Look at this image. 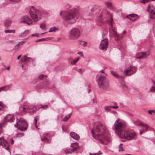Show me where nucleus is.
Instances as JSON below:
<instances>
[{"instance_id": "obj_45", "label": "nucleus", "mask_w": 155, "mask_h": 155, "mask_svg": "<svg viewBox=\"0 0 155 155\" xmlns=\"http://www.w3.org/2000/svg\"><path fill=\"white\" fill-rule=\"evenodd\" d=\"M148 112L150 114H152V112L154 113H155V111L154 110H149L148 111Z\"/></svg>"}, {"instance_id": "obj_53", "label": "nucleus", "mask_w": 155, "mask_h": 155, "mask_svg": "<svg viewBox=\"0 0 155 155\" xmlns=\"http://www.w3.org/2000/svg\"><path fill=\"white\" fill-rule=\"evenodd\" d=\"M11 143L12 144H13L14 143V140L12 139L11 138Z\"/></svg>"}, {"instance_id": "obj_32", "label": "nucleus", "mask_w": 155, "mask_h": 155, "mask_svg": "<svg viewBox=\"0 0 155 155\" xmlns=\"http://www.w3.org/2000/svg\"><path fill=\"white\" fill-rule=\"evenodd\" d=\"M4 107L5 105L2 102L0 101V111L3 110Z\"/></svg>"}, {"instance_id": "obj_3", "label": "nucleus", "mask_w": 155, "mask_h": 155, "mask_svg": "<svg viewBox=\"0 0 155 155\" xmlns=\"http://www.w3.org/2000/svg\"><path fill=\"white\" fill-rule=\"evenodd\" d=\"M125 124L120 122L119 119L116 120L114 124V129L119 136L125 130Z\"/></svg>"}, {"instance_id": "obj_35", "label": "nucleus", "mask_w": 155, "mask_h": 155, "mask_svg": "<svg viewBox=\"0 0 155 155\" xmlns=\"http://www.w3.org/2000/svg\"><path fill=\"white\" fill-rule=\"evenodd\" d=\"M79 58H77L75 60H74L73 61L71 62V64H74L79 60Z\"/></svg>"}, {"instance_id": "obj_55", "label": "nucleus", "mask_w": 155, "mask_h": 155, "mask_svg": "<svg viewBox=\"0 0 155 155\" xmlns=\"http://www.w3.org/2000/svg\"><path fill=\"white\" fill-rule=\"evenodd\" d=\"M28 30H26V31H24V32L23 33V34H21V36H22V34H26V33H28Z\"/></svg>"}, {"instance_id": "obj_61", "label": "nucleus", "mask_w": 155, "mask_h": 155, "mask_svg": "<svg viewBox=\"0 0 155 155\" xmlns=\"http://www.w3.org/2000/svg\"><path fill=\"white\" fill-rule=\"evenodd\" d=\"M9 68H10V67H8L6 69L8 70H9Z\"/></svg>"}, {"instance_id": "obj_13", "label": "nucleus", "mask_w": 155, "mask_h": 155, "mask_svg": "<svg viewBox=\"0 0 155 155\" xmlns=\"http://www.w3.org/2000/svg\"><path fill=\"white\" fill-rule=\"evenodd\" d=\"M26 23L28 25H30L32 22V20L28 16H26L23 17L20 20V23Z\"/></svg>"}, {"instance_id": "obj_28", "label": "nucleus", "mask_w": 155, "mask_h": 155, "mask_svg": "<svg viewBox=\"0 0 155 155\" xmlns=\"http://www.w3.org/2000/svg\"><path fill=\"white\" fill-rule=\"evenodd\" d=\"M24 134L23 133L19 132L18 133L15 135L16 137H23L24 136Z\"/></svg>"}, {"instance_id": "obj_21", "label": "nucleus", "mask_w": 155, "mask_h": 155, "mask_svg": "<svg viewBox=\"0 0 155 155\" xmlns=\"http://www.w3.org/2000/svg\"><path fill=\"white\" fill-rule=\"evenodd\" d=\"M25 57L24 58V57H22V58L21 59V60L22 62L24 63H26L29 62L30 61V59H31V58L30 57H27L24 56Z\"/></svg>"}, {"instance_id": "obj_11", "label": "nucleus", "mask_w": 155, "mask_h": 155, "mask_svg": "<svg viewBox=\"0 0 155 155\" xmlns=\"http://www.w3.org/2000/svg\"><path fill=\"white\" fill-rule=\"evenodd\" d=\"M108 40L106 38L102 40L100 43L99 48L100 49L106 51L108 45Z\"/></svg>"}, {"instance_id": "obj_31", "label": "nucleus", "mask_w": 155, "mask_h": 155, "mask_svg": "<svg viewBox=\"0 0 155 155\" xmlns=\"http://www.w3.org/2000/svg\"><path fill=\"white\" fill-rule=\"evenodd\" d=\"M73 152L71 148L66 149L64 151L65 153L66 154L68 153Z\"/></svg>"}, {"instance_id": "obj_38", "label": "nucleus", "mask_w": 155, "mask_h": 155, "mask_svg": "<svg viewBox=\"0 0 155 155\" xmlns=\"http://www.w3.org/2000/svg\"><path fill=\"white\" fill-rule=\"evenodd\" d=\"M89 154L90 155H101V154H102V153H101L100 152H99V153H89Z\"/></svg>"}, {"instance_id": "obj_39", "label": "nucleus", "mask_w": 155, "mask_h": 155, "mask_svg": "<svg viewBox=\"0 0 155 155\" xmlns=\"http://www.w3.org/2000/svg\"><path fill=\"white\" fill-rule=\"evenodd\" d=\"M45 27H46L45 25L44 24H41L40 25V28L42 29H45Z\"/></svg>"}, {"instance_id": "obj_48", "label": "nucleus", "mask_w": 155, "mask_h": 155, "mask_svg": "<svg viewBox=\"0 0 155 155\" xmlns=\"http://www.w3.org/2000/svg\"><path fill=\"white\" fill-rule=\"evenodd\" d=\"M48 107L47 105H41V107L44 109H46Z\"/></svg>"}, {"instance_id": "obj_49", "label": "nucleus", "mask_w": 155, "mask_h": 155, "mask_svg": "<svg viewBox=\"0 0 155 155\" xmlns=\"http://www.w3.org/2000/svg\"><path fill=\"white\" fill-rule=\"evenodd\" d=\"M31 36L32 37L36 36L37 37H38V34H32L31 35Z\"/></svg>"}, {"instance_id": "obj_19", "label": "nucleus", "mask_w": 155, "mask_h": 155, "mask_svg": "<svg viewBox=\"0 0 155 155\" xmlns=\"http://www.w3.org/2000/svg\"><path fill=\"white\" fill-rule=\"evenodd\" d=\"M70 135L72 138L76 140H78L79 139V136L74 132H71L70 133Z\"/></svg>"}, {"instance_id": "obj_37", "label": "nucleus", "mask_w": 155, "mask_h": 155, "mask_svg": "<svg viewBox=\"0 0 155 155\" xmlns=\"http://www.w3.org/2000/svg\"><path fill=\"white\" fill-rule=\"evenodd\" d=\"M46 39H47V38H42L41 39H39L37 41H35V42L45 41V40H46Z\"/></svg>"}, {"instance_id": "obj_20", "label": "nucleus", "mask_w": 155, "mask_h": 155, "mask_svg": "<svg viewBox=\"0 0 155 155\" xmlns=\"http://www.w3.org/2000/svg\"><path fill=\"white\" fill-rule=\"evenodd\" d=\"M71 146L72 148L71 149L73 152L76 150L78 148V144L77 143H71Z\"/></svg>"}, {"instance_id": "obj_7", "label": "nucleus", "mask_w": 155, "mask_h": 155, "mask_svg": "<svg viewBox=\"0 0 155 155\" xmlns=\"http://www.w3.org/2000/svg\"><path fill=\"white\" fill-rule=\"evenodd\" d=\"M80 34V31L77 28H73L69 31L68 37L70 39L75 40L79 38Z\"/></svg>"}, {"instance_id": "obj_24", "label": "nucleus", "mask_w": 155, "mask_h": 155, "mask_svg": "<svg viewBox=\"0 0 155 155\" xmlns=\"http://www.w3.org/2000/svg\"><path fill=\"white\" fill-rule=\"evenodd\" d=\"M9 88V86H4L3 87H0V92L2 91H6Z\"/></svg>"}, {"instance_id": "obj_15", "label": "nucleus", "mask_w": 155, "mask_h": 155, "mask_svg": "<svg viewBox=\"0 0 155 155\" xmlns=\"http://www.w3.org/2000/svg\"><path fill=\"white\" fill-rule=\"evenodd\" d=\"M150 54V52L147 51L145 52H142L139 53L137 55L136 58L138 59H141L146 58Z\"/></svg>"}, {"instance_id": "obj_43", "label": "nucleus", "mask_w": 155, "mask_h": 155, "mask_svg": "<svg viewBox=\"0 0 155 155\" xmlns=\"http://www.w3.org/2000/svg\"><path fill=\"white\" fill-rule=\"evenodd\" d=\"M111 108V106H106L105 107V109L107 111L109 110Z\"/></svg>"}, {"instance_id": "obj_47", "label": "nucleus", "mask_w": 155, "mask_h": 155, "mask_svg": "<svg viewBox=\"0 0 155 155\" xmlns=\"http://www.w3.org/2000/svg\"><path fill=\"white\" fill-rule=\"evenodd\" d=\"M2 124H0V134L2 132Z\"/></svg>"}, {"instance_id": "obj_16", "label": "nucleus", "mask_w": 155, "mask_h": 155, "mask_svg": "<svg viewBox=\"0 0 155 155\" xmlns=\"http://www.w3.org/2000/svg\"><path fill=\"white\" fill-rule=\"evenodd\" d=\"M41 139L42 141L45 143H49L51 141L49 135L47 133L44 134L43 136H41Z\"/></svg>"}, {"instance_id": "obj_27", "label": "nucleus", "mask_w": 155, "mask_h": 155, "mask_svg": "<svg viewBox=\"0 0 155 155\" xmlns=\"http://www.w3.org/2000/svg\"><path fill=\"white\" fill-rule=\"evenodd\" d=\"M105 5L110 8H113L112 4L111 2H106Z\"/></svg>"}, {"instance_id": "obj_62", "label": "nucleus", "mask_w": 155, "mask_h": 155, "mask_svg": "<svg viewBox=\"0 0 155 155\" xmlns=\"http://www.w3.org/2000/svg\"><path fill=\"white\" fill-rule=\"evenodd\" d=\"M62 11H61V12H60V15H61V14H62Z\"/></svg>"}, {"instance_id": "obj_57", "label": "nucleus", "mask_w": 155, "mask_h": 155, "mask_svg": "<svg viewBox=\"0 0 155 155\" xmlns=\"http://www.w3.org/2000/svg\"><path fill=\"white\" fill-rule=\"evenodd\" d=\"M126 32L124 30L123 31L122 33V34H125L126 33Z\"/></svg>"}, {"instance_id": "obj_2", "label": "nucleus", "mask_w": 155, "mask_h": 155, "mask_svg": "<svg viewBox=\"0 0 155 155\" xmlns=\"http://www.w3.org/2000/svg\"><path fill=\"white\" fill-rule=\"evenodd\" d=\"M78 17V12L76 9H72L68 12L65 13L63 17V24L66 27L68 24H71L75 23Z\"/></svg>"}, {"instance_id": "obj_6", "label": "nucleus", "mask_w": 155, "mask_h": 155, "mask_svg": "<svg viewBox=\"0 0 155 155\" xmlns=\"http://www.w3.org/2000/svg\"><path fill=\"white\" fill-rule=\"evenodd\" d=\"M30 13L31 18L35 21H37L41 18L40 12L33 7L30 9Z\"/></svg>"}, {"instance_id": "obj_8", "label": "nucleus", "mask_w": 155, "mask_h": 155, "mask_svg": "<svg viewBox=\"0 0 155 155\" xmlns=\"http://www.w3.org/2000/svg\"><path fill=\"white\" fill-rule=\"evenodd\" d=\"M98 85L100 87L106 89L109 86L108 80L104 76H101L98 79Z\"/></svg>"}, {"instance_id": "obj_18", "label": "nucleus", "mask_w": 155, "mask_h": 155, "mask_svg": "<svg viewBox=\"0 0 155 155\" xmlns=\"http://www.w3.org/2000/svg\"><path fill=\"white\" fill-rule=\"evenodd\" d=\"M17 118H15L11 114H9L7 115L5 118V121H7L9 120H11L13 122L14 121V120L16 121L17 120Z\"/></svg>"}, {"instance_id": "obj_33", "label": "nucleus", "mask_w": 155, "mask_h": 155, "mask_svg": "<svg viewBox=\"0 0 155 155\" xmlns=\"http://www.w3.org/2000/svg\"><path fill=\"white\" fill-rule=\"evenodd\" d=\"M139 125H142L144 129L145 130H144L145 131V132L147 130V129L149 127L146 124H140Z\"/></svg>"}, {"instance_id": "obj_54", "label": "nucleus", "mask_w": 155, "mask_h": 155, "mask_svg": "<svg viewBox=\"0 0 155 155\" xmlns=\"http://www.w3.org/2000/svg\"><path fill=\"white\" fill-rule=\"evenodd\" d=\"M120 149L119 150V151H123L124 150V149L122 147H121L120 148Z\"/></svg>"}, {"instance_id": "obj_56", "label": "nucleus", "mask_w": 155, "mask_h": 155, "mask_svg": "<svg viewBox=\"0 0 155 155\" xmlns=\"http://www.w3.org/2000/svg\"><path fill=\"white\" fill-rule=\"evenodd\" d=\"M21 57V55H19L17 59L19 60L20 58Z\"/></svg>"}, {"instance_id": "obj_42", "label": "nucleus", "mask_w": 155, "mask_h": 155, "mask_svg": "<svg viewBox=\"0 0 155 155\" xmlns=\"http://www.w3.org/2000/svg\"><path fill=\"white\" fill-rule=\"evenodd\" d=\"M150 91L155 92V87L154 86H152L150 89Z\"/></svg>"}, {"instance_id": "obj_9", "label": "nucleus", "mask_w": 155, "mask_h": 155, "mask_svg": "<svg viewBox=\"0 0 155 155\" xmlns=\"http://www.w3.org/2000/svg\"><path fill=\"white\" fill-rule=\"evenodd\" d=\"M113 20L111 15H110V22L109 23L110 25L109 28V31L110 33L116 39L118 40L119 39V35H118L114 30V28L113 27L112 22Z\"/></svg>"}, {"instance_id": "obj_14", "label": "nucleus", "mask_w": 155, "mask_h": 155, "mask_svg": "<svg viewBox=\"0 0 155 155\" xmlns=\"http://www.w3.org/2000/svg\"><path fill=\"white\" fill-rule=\"evenodd\" d=\"M2 146L5 149L8 150L10 148L9 144L6 140L2 137H0V146Z\"/></svg>"}, {"instance_id": "obj_50", "label": "nucleus", "mask_w": 155, "mask_h": 155, "mask_svg": "<svg viewBox=\"0 0 155 155\" xmlns=\"http://www.w3.org/2000/svg\"><path fill=\"white\" fill-rule=\"evenodd\" d=\"M111 108H114V109H117L118 108V106L117 105L111 106Z\"/></svg>"}, {"instance_id": "obj_44", "label": "nucleus", "mask_w": 155, "mask_h": 155, "mask_svg": "<svg viewBox=\"0 0 155 155\" xmlns=\"http://www.w3.org/2000/svg\"><path fill=\"white\" fill-rule=\"evenodd\" d=\"M121 84L122 86H123V87H125V81L124 80H122L121 81Z\"/></svg>"}, {"instance_id": "obj_22", "label": "nucleus", "mask_w": 155, "mask_h": 155, "mask_svg": "<svg viewBox=\"0 0 155 155\" xmlns=\"http://www.w3.org/2000/svg\"><path fill=\"white\" fill-rule=\"evenodd\" d=\"M150 14V18L152 19H155V9L151 10Z\"/></svg>"}, {"instance_id": "obj_64", "label": "nucleus", "mask_w": 155, "mask_h": 155, "mask_svg": "<svg viewBox=\"0 0 155 155\" xmlns=\"http://www.w3.org/2000/svg\"><path fill=\"white\" fill-rule=\"evenodd\" d=\"M126 155H130V154H126Z\"/></svg>"}, {"instance_id": "obj_46", "label": "nucleus", "mask_w": 155, "mask_h": 155, "mask_svg": "<svg viewBox=\"0 0 155 155\" xmlns=\"http://www.w3.org/2000/svg\"><path fill=\"white\" fill-rule=\"evenodd\" d=\"M10 1L15 2H20L21 0H9Z\"/></svg>"}, {"instance_id": "obj_17", "label": "nucleus", "mask_w": 155, "mask_h": 155, "mask_svg": "<svg viewBox=\"0 0 155 155\" xmlns=\"http://www.w3.org/2000/svg\"><path fill=\"white\" fill-rule=\"evenodd\" d=\"M126 18L131 21H134L139 18V16L135 14H130L126 16Z\"/></svg>"}, {"instance_id": "obj_4", "label": "nucleus", "mask_w": 155, "mask_h": 155, "mask_svg": "<svg viewBox=\"0 0 155 155\" xmlns=\"http://www.w3.org/2000/svg\"><path fill=\"white\" fill-rule=\"evenodd\" d=\"M137 134L134 132H131L127 130H124L119 137L122 139L127 140L135 139L136 137Z\"/></svg>"}, {"instance_id": "obj_10", "label": "nucleus", "mask_w": 155, "mask_h": 155, "mask_svg": "<svg viewBox=\"0 0 155 155\" xmlns=\"http://www.w3.org/2000/svg\"><path fill=\"white\" fill-rule=\"evenodd\" d=\"M36 110L35 107H29L27 106H24L23 107H20L19 110L22 113H25L27 112L28 110L30 114L33 113Z\"/></svg>"}, {"instance_id": "obj_58", "label": "nucleus", "mask_w": 155, "mask_h": 155, "mask_svg": "<svg viewBox=\"0 0 155 155\" xmlns=\"http://www.w3.org/2000/svg\"><path fill=\"white\" fill-rule=\"evenodd\" d=\"M100 72H101V73H104V70H101L100 71Z\"/></svg>"}, {"instance_id": "obj_29", "label": "nucleus", "mask_w": 155, "mask_h": 155, "mask_svg": "<svg viewBox=\"0 0 155 155\" xmlns=\"http://www.w3.org/2000/svg\"><path fill=\"white\" fill-rule=\"evenodd\" d=\"M58 29L57 28L55 27H53L51 28L49 31V32H54Z\"/></svg>"}, {"instance_id": "obj_23", "label": "nucleus", "mask_w": 155, "mask_h": 155, "mask_svg": "<svg viewBox=\"0 0 155 155\" xmlns=\"http://www.w3.org/2000/svg\"><path fill=\"white\" fill-rule=\"evenodd\" d=\"M111 74L113 75L115 77L117 78H122V76H120L117 74L116 73H114L112 71H110Z\"/></svg>"}, {"instance_id": "obj_63", "label": "nucleus", "mask_w": 155, "mask_h": 155, "mask_svg": "<svg viewBox=\"0 0 155 155\" xmlns=\"http://www.w3.org/2000/svg\"><path fill=\"white\" fill-rule=\"evenodd\" d=\"M62 129L63 131H64V129L63 128V126L62 127Z\"/></svg>"}, {"instance_id": "obj_51", "label": "nucleus", "mask_w": 155, "mask_h": 155, "mask_svg": "<svg viewBox=\"0 0 155 155\" xmlns=\"http://www.w3.org/2000/svg\"><path fill=\"white\" fill-rule=\"evenodd\" d=\"M145 132V131L144 130H143L142 131H140V134L141 135L142 134Z\"/></svg>"}, {"instance_id": "obj_40", "label": "nucleus", "mask_w": 155, "mask_h": 155, "mask_svg": "<svg viewBox=\"0 0 155 155\" xmlns=\"http://www.w3.org/2000/svg\"><path fill=\"white\" fill-rule=\"evenodd\" d=\"M37 120L36 119V118H35L34 120V123L35 124V127H36V128L37 129H39V128H38V127H37Z\"/></svg>"}, {"instance_id": "obj_30", "label": "nucleus", "mask_w": 155, "mask_h": 155, "mask_svg": "<svg viewBox=\"0 0 155 155\" xmlns=\"http://www.w3.org/2000/svg\"><path fill=\"white\" fill-rule=\"evenodd\" d=\"M5 33H14L15 32V30H6L5 31Z\"/></svg>"}, {"instance_id": "obj_36", "label": "nucleus", "mask_w": 155, "mask_h": 155, "mask_svg": "<svg viewBox=\"0 0 155 155\" xmlns=\"http://www.w3.org/2000/svg\"><path fill=\"white\" fill-rule=\"evenodd\" d=\"M151 0H140V2L143 3H146L150 2Z\"/></svg>"}, {"instance_id": "obj_1", "label": "nucleus", "mask_w": 155, "mask_h": 155, "mask_svg": "<svg viewBox=\"0 0 155 155\" xmlns=\"http://www.w3.org/2000/svg\"><path fill=\"white\" fill-rule=\"evenodd\" d=\"M105 130V127L101 123H95L93 129L91 130L93 137L95 139L99 140L102 143L104 144L103 141L100 138H105L104 134Z\"/></svg>"}, {"instance_id": "obj_60", "label": "nucleus", "mask_w": 155, "mask_h": 155, "mask_svg": "<svg viewBox=\"0 0 155 155\" xmlns=\"http://www.w3.org/2000/svg\"><path fill=\"white\" fill-rule=\"evenodd\" d=\"M152 81H153V83L155 85V81H154L153 80Z\"/></svg>"}, {"instance_id": "obj_25", "label": "nucleus", "mask_w": 155, "mask_h": 155, "mask_svg": "<svg viewBox=\"0 0 155 155\" xmlns=\"http://www.w3.org/2000/svg\"><path fill=\"white\" fill-rule=\"evenodd\" d=\"M24 43V42L23 41H21L18 44H17L16 46H15L14 49L15 50H17L19 48V46L20 45H22Z\"/></svg>"}, {"instance_id": "obj_26", "label": "nucleus", "mask_w": 155, "mask_h": 155, "mask_svg": "<svg viewBox=\"0 0 155 155\" xmlns=\"http://www.w3.org/2000/svg\"><path fill=\"white\" fill-rule=\"evenodd\" d=\"M71 116V114H68V115L65 116V117H64V119L62 120V121H67L70 118Z\"/></svg>"}, {"instance_id": "obj_59", "label": "nucleus", "mask_w": 155, "mask_h": 155, "mask_svg": "<svg viewBox=\"0 0 155 155\" xmlns=\"http://www.w3.org/2000/svg\"><path fill=\"white\" fill-rule=\"evenodd\" d=\"M122 145H123L122 144V143L120 144L119 145V148H120V147H121V146H122Z\"/></svg>"}, {"instance_id": "obj_12", "label": "nucleus", "mask_w": 155, "mask_h": 155, "mask_svg": "<svg viewBox=\"0 0 155 155\" xmlns=\"http://www.w3.org/2000/svg\"><path fill=\"white\" fill-rule=\"evenodd\" d=\"M136 71V69L135 68L130 66L127 70L124 71V75L125 76H129L131 75Z\"/></svg>"}, {"instance_id": "obj_34", "label": "nucleus", "mask_w": 155, "mask_h": 155, "mask_svg": "<svg viewBox=\"0 0 155 155\" xmlns=\"http://www.w3.org/2000/svg\"><path fill=\"white\" fill-rule=\"evenodd\" d=\"M80 44L82 45L83 46H85L87 45V42L85 41H81L79 43Z\"/></svg>"}, {"instance_id": "obj_5", "label": "nucleus", "mask_w": 155, "mask_h": 155, "mask_svg": "<svg viewBox=\"0 0 155 155\" xmlns=\"http://www.w3.org/2000/svg\"><path fill=\"white\" fill-rule=\"evenodd\" d=\"M16 124H14V126L21 131H24L27 128L28 124L26 121L23 118H21L16 121Z\"/></svg>"}, {"instance_id": "obj_52", "label": "nucleus", "mask_w": 155, "mask_h": 155, "mask_svg": "<svg viewBox=\"0 0 155 155\" xmlns=\"http://www.w3.org/2000/svg\"><path fill=\"white\" fill-rule=\"evenodd\" d=\"M77 71L80 74H82V73L81 72V68H80L79 69V70H77Z\"/></svg>"}, {"instance_id": "obj_41", "label": "nucleus", "mask_w": 155, "mask_h": 155, "mask_svg": "<svg viewBox=\"0 0 155 155\" xmlns=\"http://www.w3.org/2000/svg\"><path fill=\"white\" fill-rule=\"evenodd\" d=\"M46 75H44L43 74H41L39 76V78L41 80H42L43 79V78L45 76H46Z\"/></svg>"}]
</instances>
